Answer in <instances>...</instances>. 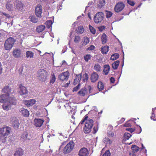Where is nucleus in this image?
<instances>
[{"label":"nucleus","mask_w":156,"mask_h":156,"mask_svg":"<svg viewBox=\"0 0 156 156\" xmlns=\"http://www.w3.org/2000/svg\"><path fill=\"white\" fill-rule=\"evenodd\" d=\"M37 79L41 82H45L48 79V73L44 69H39L37 71Z\"/></svg>","instance_id":"1"},{"label":"nucleus","mask_w":156,"mask_h":156,"mask_svg":"<svg viewBox=\"0 0 156 156\" xmlns=\"http://www.w3.org/2000/svg\"><path fill=\"white\" fill-rule=\"evenodd\" d=\"M88 116L86 115L85 119L86 120V122L85 124V126L84 128V132L85 133H88L91 131V128L93 125V121L90 119H87Z\"/></svg>","instance_id":"2"},{"label":"nucleus","mask_w":156,"mask_h":156,"mask_svg":"<svg viewBox=\"0 0 156 156\" xmlns=\"http://www.w3.org/2000/svg\"><path fill=\"white\" fill-rule=\"evenodd\" d=\"M15 40V39L10 37L8 38L5 41L4 44V47L5 49L7 51H9L13 47Z\"/></svg>","instance_id":"3"},{"label":"nucleus","mask_w":156,"mask_h":156,"mask_svg":"<svg viewBox=\"0 0 156 156\" xmlns=\"http://www.w3.org/2000/svg\"><path fill=\"white\" fill-rule=\"evenodd\" d=\"M74 146V143L73 141H70L63 148V153L66 154L70 153L73 149Z\"/></svg>","instance_id":"4"},{"label":"nucleus","mask_w":156,"mask_h":156,"mask_svg":"<svg viewBox=\"0 0 156 156\" xmlns=\"http://www.w3.org/2000/svg\"><path fill=\"white\" fill-rule=\"evenodd\" d=\"M104 14L101 12H98L96 13L94 17V21L96 23L98 24L101 23L104 18Z\"/></svg>","instance_id":"5"},{"label":"nucleus","mask_w":156,"mask_h":156,"mask_svg":"<svg viewBox=\"0 0 156 156\" xmlns=\"http://www.w3.org/2000/svg\"><path fill=\"white\" fill-rule=\"evenodd\" d=\"M2 91L4 94L0 96V98H9L11 94V89L9 86H5Z\"/></svg>","instance_id":"6"},{"label":"nucleus","mask_w":156,"mask_h":156,"mask_svg":"<svg viewBox=\"0 0 156 156\" xmlns=\"http://www.w3.org/2000/svg\"><path fill=\"white\" fill-rule=\"evenodd\" d=\"M10 128L7 126H5L0 128V134L5 137H7L10 134Z\"/></svg>","instance_id":"7"},{"label":"nucleus","mask_w":156,"mask_h":156,"mask_svg":"<svg viewBox=\"0 0 156 156\" xmlns=\"http://www.w3.org/2000/svg\"><path fill=\"white\" fill-rule=\"evenodd\" d=\"M14 6L16 9V10L19 12L23 10L24 5L21 1L16 0L14 2Z\"/></svg>","instance_id":"8"},{"label":"nucleus","mask_w":156,"mask_h":156,"mask_svg":"<svg viewBox=\"0 0 156 156\" xmlns=\"http://www.w3.org/2000/svg\"><path fill=\"white\" fill-rule=\"evenodd\" d=\"M125 6V5L122 2H119L115 6L114 11L116 12H119L124 9Z\"/></svg>","instance_id":"9"},{"label":"nucleus","mask_w":156,"mask_h":156,"mask_svg":"<svg viewBox=\"0 0 156 156\" xmlns=\"http://www.w3.org/2000/svg\"><path fill=\"white\" fill-rule=\"evenodd\" d=\"M69 73L68 71L63 72L58 76L59 80L62 81H66L69 77Z\"/></svg>","instance_id":"10"},{"label":"nucleus","mask_w":156,"mask_h":156,"mask_svg":"<svg viewBox=\"0 0 156 156\" xmlns=\"http://www.w3.org/2000/svg\"><path fill=\"white\" fill-rule=\"evenodd\" d=\"M8 98H0V102L4 103L2 105L3 109L6 110H9L10 108V104L7 101V99Z\"/></svg>","instance_id":"11"},{"label":"nucleus","mask_w":156,"mask_h":156,"mask_svg":"<svg viewBox=\"0 0 156 156\" xmlns=\"http://www.w3.org/2000/svg\"><path fill=\"white\" fill-rule=\"evenodd\" d=\"M11 122L15 129H17L20 124L18 119L16 117H12L10 119Z\"/></svg>","instance_id":"12"},{"label":"nucleus","mask_w":156,"mask_h":156,"mask_svg":"<svg viewBox=\"0 0 156 156\" xmlns=\"http://www.w3.org/2000/svg\"><path fill=\"white\" fill-rule=\"evenodd\" d=\"M42 8L41 5L38 4L36 6L35 10V13L37 16L41 17V16Z\"/></svg>","instance_id":"13"},{"label":"nucleus","mask_w":156,"mask_h":156,"mask_svg":"<svg viewBox=\"0 0 156 156\" xmlns=\"http://www.w3.org/2000/svg\"><path fill=\"white\" fill-rule=\"evenodd\" d=\"M77 94L78 95L80 96L84 97L86 96L88 97L87 90L85 87L81 89L78 92Z\"/></svg>","instance_id":"14"},{"label":"nucleus","mask_w":156,"mask_h":156,"mask_svg":"<svg viewBox=\"0 0 156 156\" xmlns=\"http://www.w3.org/2000/svg\"><path fill=\"white\" fill-rule=\"evenodd\" d=\"M19 88L20 89L19 93L20 95H25L27 94L28 91L26 87H24L21 84H20L19 85Z\"/></svg>","instance_id":"15"},{"label":"nucleus","mask_w":156,"mask_h":156,"mask_svg":"<svg viewBox=\"0 0 156 156\" xmlns=\"http://www.w3.org/2000/svg\"><path fill=\"white\" fill-rule=\"evenodd\" d=\"M14 2L12 1H8L6 4V9L9 11H11L14 9Z\"/></svg>","instance_id":"16"},{"label":"nucleus","mask_w":156,"mask_h":156,"mask_svg":"<svg viewBox=\"0 0 156 156\" xmlns=\"http://www.w3.org/2000/svg\"><path fill=\"white\" fill-rule=\"evenodd\" d=\"M21 54V51L20 48L15 49L12 52L13 55L16 58L20 57Z\"/></svg>","instance_id":"17"},{"label":"nucleus","mask_w":156,"mask_h":156,"mask_svg":"<svg viewBox=\"0 0 156 156\" xmlns=\"http://www.w3.org/2000/svg\"><path fill=\"white\" fill-rule=\"evenodd\" d=\"M99 75L96 72H93L91 74L90 77L91 81L92 83H94L98 79Z\"/></svg>","instance_id":"18"},{"label":"nucleus","mask_w":156,"mask_h":156,"mask_svg":"<svg viewBox=\"0 0 156 156\" xmlns=\"http://www.w3.org/2000/svg\"><path fill=\"white\" fill-rule=\"evenodd\" d=\"M44 120L40 119H35L34 120V124L37 127H40L43 124Z\"/></svg>","instance_id":"19"},{"label":"nucleus","mask_w":156,"mask_h":156,"mask_svg":"<svg viewBox=\"0 0 156 156\" xmlns=\"http://www.w3.org/2000/svg\"><path fill=\"white\" fill-rule=\"evenodd\" d=\"M88 154V150L85 147L81 148L78 154L79 156H87Z\"/></svg>","instance_id":"20"},{"label":"nucleus","mask_w":156,"mask_h":156,"mask_svg":"<svg viewBox=\"0 0 156 156\" xmlns=\"http://www.w3.org/2000/svg\"><path fill=\"white\" fill-rule=\"evenodd\" d=\"M24 154V151L21 148H19L16 149L14 154V156H22Z\"/></svg>","instance_id":"21"},{"label":"nucleus","mask_w":156,"mask_h":156,"mask_svg":"<svg viewBox=\"0 0 156 156\" xmlns=\"http://www.w3.org/2000/svg\"><path fill=\"white\" fill-rule=\"evenodd\" d=\"M31 136L28 135L27 133L25 132L21 136V139L23 141H25L27 140H30Z\"/></svg>","instance_id":"22"},{"label":"nucleus","mask_w":156,"mask_h":156,"mask_svg":"<svg viewBox=\"0 0 156 156\" xmlns=\"http://www.w3.org/2000/svg\"><path fill=\"white\" fill-rule=\"evenodd\" d=\"M110 69V67L108 65H105L104 66L103 73L105 75H107Z\"/></svg>","instance_id":"23"},{"label":"nucleus","mask_w":156,"mask_h":156,"mask_svg":"<svg viewBox=\"0 0 156 156\" xmlns=\"http://www.w3.org/2000/svg\"><path fill=\"white\" fill-rule=\"evenodd\" d=\"M82 76L81 74H80L79 75H76V77L74 80L73 82V84L75 85L77 84L78 83L80 82Z\"/></svg>","instance_id":"24"},{"label":"nucleus","mask_w":156,"mask_h":156,"mask_svg":"<svg viewBox=\"0 0 156 156\" xmlns=\"http://www.w3.org/2000/svg\"><path fill=\"white\" fill-rule=\"evenodd\" d=\"M88 97L90 96L95 94V93L93 92V88L90 85L88 86Z\"/></svg>","instance_id":"25"},{"label":"nucleus","mask_w":156,"mask_h":156,"mask_svg":"<svg viewBox=\"0 0 156 156\" xmlns=\"http://www.w3.org/2000/svg\"><path fill=\"white\" fill-rule=\"evenodd\" d=\"M109 47L108 46H102L101 48V53L103 54H106L108 51Z\"/></svg>","instance_id":"26"},{"label":"nucleus","mask_w":156,"mask_h":156,"mask_svg":"<svg viewBox=\"0 0 156 156\" xmlns=\"http://www.w3.org/2000/svg\"><path fill=\"white\" fill-rule=\"evenodd\" d=\"M45 28V27L44 25H40L37 27L36 29V31L38 33H40L43 31Z\"/></svg>","instance_id":"27"},{"label":"nucleus","mask_w":156,"mask_h":156,"mask_svg":"<svg viewBox=\"0 0 156 156\" xmlns=\"http://www.w3.org/2000/svg\"><path fill=\"white\" fill-rule=\"evenodd\" d=\"M104 84L101 81H99L98 82L97 85V87L99 91H101L102 90L104 89Z\"/></svg>","instance_id":"28"},{"label":"nucleus","mask_w":156,"mask_h":156,"mask_svg":"<svg viewBox=\"0 0 156 156\" xmlns=\"http://www.w3.org/2000/svg\"><path fill=\"white\" fill-rule=\"evenodd\" d=\"M34 56V53L30 51H28L26 52V57L27 58H33Z\"/></svg>","instance_id":"29"},{"label":"nucleus","mask_w":156,"mask_h":156,"mask_svg":"<svg viewBox=\"0 0 156 156\" xmlns=\"http://www.w3.org/2000/svg\"><path fill=\"white\" fill-rule=\"evenodd\" d=\"M107 35L105 33L103 34L101 37L102 43L103 44H105L107 42Z\"/></svg>","instance_id":"30"},{"label":"nucleus","mask_w":156,"mask_h":156,"mask_svg":"<svg viewBox=\"0 0 156 156\" xmlns=\"http://www.w3.org/2000/svg\"><path fill=\"white\" fill-rule=\"evenodd\" d=\"M119 63V60H117L114 62L112 65L113 69H117L118 67Z\"/></svg>","instance_id":"31"},{"label":"nucleus","mask_w":156,"mask_h":156,"mask_svg":"<svg viewBox=\"0 0 156 156\" xmlns=\"http://www.w3.org/2000/svg\"><path fill=\"white\" fill-rule=\"evenodd\" d=\"M101 66L98 64H96L94 66L93 69L97 72L101 71Z\"/></svg>","instance_id":"32"},{"label":"nucleus","mask_w":156,"mask_h":156,"mask_svg":"<svg viewBox=\"0 0 156 156\" xmlns=\"http://www.w3.org/2000/svg\"><path fill=\"white\" fill-rule=\"evenodd\" d=\"M22 113L23 115L26 117H27L29 116V111L23 108L21 110Z\"/></svg>","instance_id":"33"},{"label":"nucleus","mask_w":156,"mask_h":156,"mask_svg":"<svg viewBox=\"0 0 156 156\" xmlns=\"http://www.w3.org/2000/svg\"><path fill=\"white\" fill-rule=\"evenodd\" d=\"M156 109V108H152L151 115V119H153L154 121H156V115L154 114V111Z\"/></svg>","instance_id":"34"},{"label":"nucleus","mask_w":156,"mask_h":156,"mask_svg":"<svg viewBox=\"0 0 156 156\" xmlns=\"http://www.w3.org/2000/svg\"><path fill=\"white\" fill-rule=\"evenodd\" d=\"M13 98H8L7 99V101H8L9 103L10 104V105H15L16 104V101Z\"/></svg>","instance_id":"35"},{"label":"nucleus","mask_w":156,"mask_h":156,"mask_svg":"<svg viewBox=\"0 0 156 156\" xmlns=\"http://www.w3.org/2000/svg\"><path fill=\"white\" fill-rule=\"evenodd\" d=\"M56 77L55 75L54 74H51V79L50 80V84H53L55 81Z\"/></svg>","instance_id":"36"},{"label":"nucleus","mask_w":156,"mask_h":156,"mask_svg":"<svg viewBox=\"0 0 156 156\" xmlns=\"http://www.w3.org/2000/svg\"><path fill=\"white\" fill-rule=\"evenodd\" d=\"M131 149L133 153H134L138 151L139 147L135 145H133L131 147Z\"/></svg>","instance_id":"37"},{"label":"nucleus","mask_w":156,"mask_h":156,"mask_svg":"<svg viewBox=\"0 0 156 156\" xmlns=\"http://www.w3.org/2000/svg\"><path fill=\"white\" fill-rule=\"evenodd\" d=\"M45 24L46 25L47 27L49 29L51 27L52 24V22L51 20H48L46 22Z\"/></svg>","instance_id":"38"},{"label":"nucleus","mask_w":156,"mask_h":156,"mask_svg":"<svg viewBox=\"0 0 156 156\" xmlns=\"http://www.w3.org/2000/svg\"><path fill=\"white\" fill-rule=\"evenodd\" d=\"M89 42V38L87 37H84V41L82 44V45L85 46L88 44Z\"/></svg>","instance_id":"39"},{"label":"nucleus","mask_w":156,"mask_h":156,"mask_svg":"<svg viewBox=\"0 0 156 156\" xmlns=\"http://www.w3.org/2000/svg\"><path fill=\"white\" fill-rule=\"evenodd\" d=\"M131 136L130 134L128 133H126L124 135V140H126L129 139V138Z\"/></svg>","instance_id":"40"},{"label":"nucleus","mask_w":156,"mask_h":156,"mask_svg":"<svg viewBox=\"0 0 156 156\" xmlns=\"http://www.w3.org/2000/svg\"><path fill=\"white\" fill-rule=\"evenodd\" d=\"M103 141L106 144L110 145L112 143V140L109 139L108 138L105 137L103 140Z\"/></svg>","instance_id":"41"},{"label":"nucleus","mask_w":156,"mask_h":156,"mask_svg":"<svg viewBox=\"0 0 156 156\" xmlns=\"http://www.w3.org/2000/svg\"><path fill=\"white\" fill-rule=\"evenodd\" d=\"M119 57V55L118 53H115L111 56V59L112 60H115Z\"/></svg>","instance_id":"42"},{"label":"nucleus","mask_w":156,"mask_h":156,"mask_svg":"<svg viewBox=\"0 0 156 156\" xmlns=\"http://www.w3.org/2000/svg\"><path fill=\"white\" fill-rule=\"evenodd\" d=\"M91 56L90 55H85L84 56V58L86 62H88L89 60L91 59Z\"/></svg>","instance_id":"43"},{"label":"nucleus","mask_w":156,"mask_h":156,"mask_svg":"<svg viewBox=\"0 0 156 156\" xmlns=\"http://www.w3.org/2000/svg\"><path fill=\"white\" fill-rule=\"evenodd\" d=\"M105 3V0H100L99 1V3L98 5V6L99 8H101L103 6Z\"/></svg>","instance_id":"44"},{"label":"nucleus","mask_w":156,"mask_h":156,"mask_svg":"<svg viewBox=\"0 0 156 156\" xmlns=\"http://www.w3.org/2000/svg\"><path fill=\"white\" fill-rule=\"evenodd\" d=\"M84 30L83 26H80L78 27L77 32L79 34H81L83 32Z\"/></svg>","instance_id":"45"},{"label":"nucleus","mask_w":156,"mask_h":156,"mask_svg":"<svg viewBox=\"0 0 156 156\" xmlns=\"http://www.w3.org/2000/svg\"><path fill=\"white\" fill-rule=\"evenodd\" d=\"M89 28L90 32L93 34H94L96 33L95 29L90 25H89Z\"/></svg>","instance_id":"46"},{"label":"nucleus","mask_w":156,"mask_h":156,"mask_svg":"<svg viewBox=\"0 0 156 156\" xmlns=\"http://www.w3.org/2000/svg\"><path fill=\"white\" fill-rule=\"evenodd\" d=\"M106 17L107 18H110L112 15V13L110 11L106 10Z\"/></svg>","instance_id":"47"},{"label":"nucleus","mask_w":156,"mask_h":156,"mask_svg":"<svg viewBox=\"0 0 156 156\" xmlns=\"http://www.w3.org/2000/svg\"><path fill=\"white\" fill-rule=\"evenodd\" d=\"M7 137L1 134L0 136V141L2 143L5 142L6 141V138Z\"/></svg>","instance_id":"48"},{"label":"nucleus","mask_w":156,"mask_h":156,"mask_svg":"<svg viewBox=\"0 0 156 156\" xmlns=\"http://www.w3.org/2000/svg\"><path fill=\"white\" fill-rule=\"evenodd\" d=\"M81 86L80 83H79L78 84L76 87H75L73 89V92L77 91L80 88Z\"/></svg>","instance_id":"49"},{"label":"nucleus","mask_w":156,"mask_h":156,"mask_svg":"<svg viewBox=\"0 0 156 156\" xmlns=\"http://www.w3.org/2000/svg\"><path fill=\"white\" fill-rule=\"evenodd\" d=\"M80 40V37L79 36H75L74 41L76 43H78Z\"/></svg>","instance_id":"50"},{"label":"nucleus","mask_w":156,"mask_h":156,"mask_svg":"<svg viewBox=\"0 0 156 156\" xmlns=\"http://www.w3.org/2000/svg\"><path fill=\"white\" fill-rule=\"evenodd\" d=\"M31 21L34 23H37L38 21V19L35 16H32L31 18Z\"/></svg>","instance_id":"51"},{"label":"nucleus","mask_w":156,"mask_h":156,"mask_svg":"<svg viewBox=\"0 0 156 156\" xmlns=\"http://www.w3.org/2000/svg\"><path fill=\"white\" fill-rule=\"evenodd\" d=\"M111 155V153H110L109 150L106 151L105 153L102 156H110Z\"/></svg>","instance_id":"52"},{"label":"nucleus","mask_w":156,"mask_h":156,"mask_svg":"<svg viewBox=\"0 0 156 156\" xmlns=\"http://www.w3.org/2000/svg\"><path fill=\"white\" fill-rule=\"evenodd\" d=\"M127 2L128 3L132 6H133L135 5V3L133 1L127 0Z\"/></svg>","instance_id":"53"},{"label":"nucleus","mask_w":156,"mask_h":156,"mask_svg":"<svg viewBox=\"0 0 156 156\" xmlns=\"http://www.w3.org/2000/svg\"><path fill=\"white\" fill-rule=\"evenodd\" d=\"M83 77V80L84 82H85L86 81H87L88 78L87 74L86 73L85 75H84Z\"/></svg>","instance_id":"54"},{"label":"nucleus","mask_w":156,"mask_h":156,"mask_svg":"<svg viewBox=\"0 0 156 156\" xmlns=\"http://www.w3.org/2000/svg\"><path fill=\"white\" fill-rule=\"evenodd\" d=\"M108 136L110 137H113L114 136V134L113 132L111 131H109L108 132Z\"/></svg>","instance_id":"55"},{"label":"nucleus","mask_w":156,"mask_h":156,"mask_svg":"<svg viewBox=\"0 0 156 156\" xmlns=\"http://www.w3.org/2000/svg\"><path fill=\"white\" fill-rule=\"evenodd\" d=\"M29 100L26 101H24V104L27 106H30V103Z\"/></svg>","instance_id":"56"},{"label":"nucleus","mask_w":156,"mask_h":156,"mask_svg":"<svg viewBox=\"0 0 156 156\" xmlns=\"http://www.w3.org/2000/svg\"><path fill=\"white\" fill-rule=\"evenodd\" d=\"M30 102V105H32L34 104L35 103V101L34 99H32L29 100Z\"/></svg>","instance_id":"57"},{"label":"nucleus","mask_w":156,"mask_h":156,"mask_svg":"<svg viewBox=\"0 0 156 156\" xmlns=\"http://www.w3.org/2000/svg\"><path fill=\"white\" fill-rule=\"evenodd\" d=\"M129 121H127L126 123H125V124H124V126L126 127H129L131 126V124L129 122Z\"/></svg>","instance_id":"58"},{"label":"nucleus","mask_w":156,"mask_h":156,"mask_svg":"<svg viewBox=\"0 0 156 156\" xmlns=\"http://www.w3.org/2000/svg\"><path fill=\"white\" fill-rule=\"evenodd\" d=\"M56 100L58 102H64L66 101V100L64 98L62 99V98H61L60 99V98H58V99H56Z\"/></svg>","instance_id":"59"},{"label":"nucleus","mask_w":156,"mask_h":156,"mask_svg":"<svg viewBox=\"0 0 156 156\" xmlns=\"http://www.w3.org/2000/svg\"><path fill=\"white\" fill-rule=\"evenodd\" d=\"M94 48L95 46L94 45H91L87 48V49L89 50H94Z\"/></svg>","instance_id":"60"},{"label":"nucleus","mask_w":156,"mask_h":156,"mask_svg":"<svg viewBox=\"0 0 156 156\" xmlns=\"http://www.w3.org/2000/svg\"><path fill=\"white\" fill-rule=\"evenodd\" d=\"M2 14L3 15L6 16L7 18H9L11 17V16L8 14H7L5 12H2Z\"/></svg>","instance_id":"61"},{"label":"nucleus","mask_w":156,"mask_h":156,"mask_svg":"<svg viewBox=\"0 0 156 156\" xmlns=\"http://www.w3.org/2000/svg\"><path fill=\"white\" fill-rule=\"evenodd\" d=\"M126 130H128V131H129L131 133L133 132L134 131V129H133V128H127L126 129Z\"/></svg>","instance_id":"62"},{"label":"nucleus","mask_w":156,"mask_h":156,"mask_svg":"<svg viewBox=\"0 0 156 156\" xmlns=\"http://www.w3.org/2000/svg\"><path fill=\"white\" fill-rule=\"evenodd\" d=\"M105 27L104 26H101L99 28V30L100 31H101L105 29Z\"/></svg>","instance_id":"63"},{"label":"nucleus","mask_w":156,"mask_h":156,"mask_svg":"<svg viewBox=\"0 0 156 156\" xmlns=\"http://www.w3.org/2000/svg\"><path fill=\"white\" fill-rule=\"evenodd\" d=\"M110 80L111 83H114L115 82V80L114 77H111L110 78Z\"/></svg>","instance_id":"64"}]
</instances>
